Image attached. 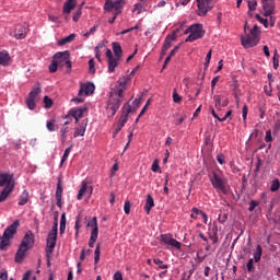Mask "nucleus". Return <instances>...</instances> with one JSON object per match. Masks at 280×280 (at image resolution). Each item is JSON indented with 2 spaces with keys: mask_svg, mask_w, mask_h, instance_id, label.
<instances>
[{
  "mask_svg": "<svg viewBox=\"0 0 280 280\" xmlns=\"http://www.w3.org/2000/svg\"><path fill=\"white\" fill-rule=\"evenodd\" d=\"M124 102V89L112 90L106 105V110L115 117Z\"/></svg>",
  "mask_w": 280,
  "mask_h": 280,
  "instance_id": "f257e3e1",
  "label": "nucleus"
},
{
  "mask_svg": "<svg viewBox=\"0 0 280 280\" xmlns=\"http://www.w3.org/2000/svg\"><path fill=\"white\" fill-rule=\"evenodd\" d=\"M30 248H34V233L32 231H27L20 244L19 250L15 254V262L22 264L23 259H25V254L30 250Z\"/></svg>",
  "mask_w": 280,
  "mask_h": 280,
  "instance_id": "f03ea898",
  "label": "nucleus"
},
{
  "mask_svg": "<svg viewBox=\"0 0 280 280\" xmlns=\"http://www.w3.org/2000/svg\"><path fill=\"white\" fill-rule=\"evenodd\" d=\"M20 222L15 220L11 225H9L4 232L2 237H0V250H8V246H10V240L16 235V231L19 230Z\"/></svg>",
  "mask_w": 280,
  "mask_h": 280,
  "instance_id": "7ed1b4c3",
  "label": "nucleus"
},
{
  "mask_svg": "<svg viewBox=\"0 0 280 280\" xmlns=\"http://www.w3.org/2000/svg\"><path fill=\"white\" fill-rule=\"evenodd\" d=\"M124 5H126V2L124 0H106L104 3V10L105 12H113L114 10V16L108 20V23L113 24L117 20V16L121 14V10H124Z\"/></svg>",
  "mask_w": 280,
  "mask_h": 280,
  "instance_id": "20e7f679",
  "label": "nucleus"
},
{
  "mask_svg": "<svg viewBox=\"0 0 280 280\" xmlns=\"http://www.w3.org/2000/svg\"><path fill=\"white\" fill-rule=\"evenodd\" d=\"M210 183L212 187L217 189V191H221V194H229V188L226 187V177L222 172L213 171L212 174L209 176Z\"/></svg>",
  "mask_w": 280,
  "mask_h": 280,
  "instance_id": "39448f33",
  "label": "nucleus"
},
{
  "mask_svg": "<svg viewBox=\"0 0 280 280\" xmlns=\"http://www.w3.org/2000/svg\"><path fill=\"white\" fill-rule=\"evenodd\" d=\"M241 43L245 49L256 47V45L259 43V26L254 25L248 35L241 37Z\"/></svg>",
  "mask_w": 280,
  "mask_h": 280,
  "instance_id": "423d86ee",
  "label": "nucleus"
},
{
  "mask_svg": "<svg viewBox=\"0 0 280 280\" xmlns=\"http://www.w3.org/2000/svg\"><path fill=\"white\" fill-rule=\"evenodd\" d=\"M58 240V225L55 224L51 232L48 234L47 237V246H46V257H47V266H51V261L49 258L51 257V254L54 253V248H56V241Z\"/></svg>",
  "mask_w": 280,
  "mask_h": 280,
  "instance_id": "0eeeda50",
  "label": "nucleus"
},
{
  "mask_svg": "<svg viewBox=\"0 0 280 280\" xmlns=\"http://www.w3.org/2000/svg\"><path fill=\"white\" fill-rule=\"evenodd\" d=\"M184 34H189L186 38V43H194V40H199L206 34L205 28H202V24H192L190 25Z\"/></svg>",
  "mask_w": 280,
  "mask_h": 280,
  "instance_id": "6e6552de",
  "label": "nucleus"
},
{
  "mask_svg": "<svg viewBox=\"0 0 280 280\" xmlns=\"http://www.w3.org/2000/svg\"><path fill=\"white\" fill-rule=\"evenodd\" d=\"M214 5L215 0H197V16H207Z\"/></svg>",
  "mask_w": 280,
  "mask_h": 280,
  "instance_id": "1a4fd4ad",
  "label": "nucleus"
},
{
  "mask_svg": "<svg viewBox=\"0 0 280 280\" xmlns=\"http://www.w3.org/2000/svg\"><path fill=\"white\" fill-rule=\"evenodd\" d=\"M37 86L34 88L26 98V106L30 110H34L36 108V100H38V95H40V83L36 84Z\"/></svg>",
  "mask_w": 280,
  "mask_h": 280,
  "instance_id": "9d476101",
  "label": "nucleus"
},
{
  "mask_svg": "<svg viewBox=\"0 0 280 280\" xmlns=\"http://www.w3.org/2000/svg\"><path fill=\"white\" fill-rule=\"evenodd\" d=\"M89 108L86 106L82 107H73L68 112V115L65 116L63 119H75V124L80 121L84 117V113H88Z\"/></svg>",
  "mask_w": 280,
  "mask_h": 280,
  "instance_id": "9b49d317",
  "label": "nucleus"
},
{
  "mask_svg": "<svg viewBox=\"0 0 280 280\" xmlns=\"http://www.w3.org/2000/svg\"><path fill=\"white\" fill-rule=\"evenodd\" d=\"M160 241L163 244H166V246H173V248H177V250H180L183 244H180V242L176 241L172 234H162L160 236Z\"/></svg>",
  "mask_w": 280,
  "mask_h": 280,
  "instance_id": "f8f14e48",
  "label": "nucleus"
},
{
  "mask_svg": "<svg viewBox=\"0 0 280 280\" xmlns=\"http://www.w3.org/2000/svg\"><path fill=\"white\" fill-rule=\"evenodd\" d=\"M27 32H30L27 24H18L14 28L13 36L16 40H23L27 36Z\"/></svg>",
  "mask_w": 280,
  "mask_h": 280,
  "instance_id": "ddd939ff",
  "label": "nucleus"
},
{
  "mask_svg": "<svg viewBox=\"0 0 280 280\" xmlns=\"http://www.w3.org/2000/svg\"><path fill=\"white\" fill-rule=\"evenodd\" d=\"M130 110H132V107L129 104L122 106V113L117 122L120 128H124L128 122V115H130Z\"/></svg>",
  "mask_w": 280,
  "mask_h": 280,
  "instance_id": "4468645a",
  "label": "nucleus"
},
{
  "mask_svg": "<svg viewBox=\"0 0 280 280\" xmlns=\"http://www.w3.org/2000/svg\"><path fill=\"white\" fill-rule=\"evenodd\" d=\"M14 175L12 174H8V173H3L0 174V187H12V189H14Z\"/></svg>",
  "mask_w": 280,
  "mask_h": 280,
  "instance_id": "2eb2a0df",
  "label": "nucleus"
},
{
  "mask_svg": "<svg viewBox=\"0 0 280 280\" xmlns=\"http://www.w3.org/2000/svg\"><path fill=\"white\" fill-rule=\"evenodd\" d=\"M95 93V84L93 83H82L79 90V97H82L83 94L85 95H93Z\"/></svg>",
  "mask_w": 280,
  "mask_h": 280,
  "instance_id": "dca6fc26",
  "label": "nucleus"
},
{
  "mask_svg": "<svg viewBox=\"0 0 280 280\" xmlns=\"http://www.w3.org/2000/svg\"><path fill=\"white\" fill-rule=\"evenodd\" d=\"M68 58H71V54H69V51L66 50L55 54L52 60H55L57 65L63 66L67 62Z\"/></svg>",
  "mask_w": 280,
  "mask_h": 280,
  "instance_id": "f3484780",
  "label": "nucleus"
},
{
  "mask_svg": "<svg viewBox=\"0 0 280 280\" xmlns=\"http://www.w3.org/2000/svg\"><path fill=\"white\" fill-rule=\"evenodd\" d=\"M262 10L265 16H270L275 11V1L273 0H262Z\"/></svg>",
  "mask_w": 280,
  "mask_h": 280,
  "instance_id": "a211bd4d",
  "label": "nucleus"
},
{
  "mask_svg": "<svg viewBox=\"0 0 280 280\" xmlns=\"http://www.w3.org/2000/svg\"><path fill=\"white\" fill-rule=\"evenodd\" d=\"M75 5H78V2L75 0H67L63 3L62 14H71L72 10H75Z\"/></svg>",
  "mask_w": 280,
  "mask_h": 280,
  "instance_id": "6ab92c4d",
  "label": "nucleus"
},
{
  "mask_svg": "<svg viewBox=\"0 0 280 280\" xmlns=\"http://www.w3.org/2000/svg\"><path fill=\"white\" fill-rule=\"evenodd\" d=\"M86 126H89V119L82 120V122L80 124V127L77 128L74 131V138L84 137V135L86 132Z\"/></svg>",
  "mask_w": 280,
  "mask_h": 280,
  "instance_id": "aec40b11",
  "label": "nucleus"
},
{
  "mask_svg": "<svg viewBox=\"0 0 280 280\" xmlns=\"http://www.w3.org/2000/svg\"><path fill=\"white\" fill-rule=\"evenodd\" d=\"M56 200H57V207H59V209H62V184L60 179L58 180V184H57Z\"/></svg>",
  "mask_w": 280,
  "mask_h": 280,
  "instance_id": "412c9836",
  "label": "nucleus"
},
{
  "mask_svg": "<svg viewBox=\"0 0 280 280\" xmlns=\"http://www.w3.org/2000/svg\"><path fill=\"white\" fill-rule=\"evenodd\" d=\"M120 61H121V59H119L118 57H115V59H109L107 61V65H108L107 71H108V73H115V69H117V67H119Z\"/></svg>",
  "mask_w": 280,
  "mask_h": 280,
  "instance_id": "4be33fe9",
  "label": "nucleus"
},
{
  "mask_svg": "<svg viewBox=\"0 0 280 280\" xmlns=\"http://www.w3.org/2000/svg\"><path fill=\"white\" fill-rule=\"evenodd\" d=\"M112 47H113L115 58L121 59V56H124V50L121 49V44H119L118 42H114V43H112Z\"/></svg>",
  "mask_w": 280,
  "mask_h": 280,
  "instance_id": "5701e85b",
  "label": "nucleus"
},
{
  "mask_svg": "<svg viewBox=\"0 0 280 280\" xmlns=\"http://www.w3.org/2000/svg\"><path fill=\"white\" fill-rule=\"evenodd\" d=\"M0 65H2V67L10 65V54L8 50L0 51Z\"/></svg>",
  "mask_w": 280,
  "mask_h": 280,
  "instance_id": "b1692460",
  "label": "nucleus"
},
{
  "mask_svg": "<svg viewBox=\"0 0 280 280\" xmlns=\"http://www.w3.org/2000/svg\"><path fill=\"white\" fill-rule=\"evenodd\" d=\"M174 40H176V33H173L172 35H168L165 38V42H164V45H163L162 49H164V51H167L172 47V43H174Z\"/></svg>",
  "mask_w": 280,
  "mask_h": 280,
  "instance_id": "393cba45",
  "label": "nucleus"
},
{
  "mask_svg": "<svg viewBox=\"0 0 280 280\" xmlns=\"http://www.w3.org/2000/svg\"><path fill=\"white\" fill-rule=\"evenodd\" d=\"M154 207V198L152 195L147 196L145 205H144V211L145 213L150 214V211H152V208Z\"/></svg>",
  "mask_w": 280,
  "mask_h": 280,
  "instance_id": "a878e982",
  "label": "nucleus"
},
{
  "mask_svg": "<svg viewBox=\"0 0 280 280\" xmlns=\"http://www.w3.org/2000/svg\"><path fill=\"white\" fill-rule=\"evenodd\" d=\"M13 189L14 188H12V186H5L0 194V202H5V200H8V196L12 194Z\"/></svg>",
  "mask_w": 280,
  "mask_h": 280,
  "instance_id": "bb28decb",
  "label": "nucleus"
},
{
  "mask_svg": "<svg viewBox=\"0 0 280 280\" xmlns=\"http://www.w3.org/2000/svg\"><path fill=\"white\" fill-rule=\"evenodd\" d=\"M88 226L92 229V235H98L100 229L97 228V217H94L91 221L88 222Z\"/></svg>",
  "mask_w": 280,
  "mask_h": 280,
  "instance_id": "cd10ccee",
  "label": "nucleus"
},
{
  "mask_svg": "<svg viewBox=\"0 0 280 280\" xmlns=\"http://www.w3.org/2000/svg\"><path fill=\"white\" fill-rule=\"evenodd\" d=\"M27 202H30V192L27 190H24L20 196L19 206L24 207V205H27Z\"/></svg>",
  "mask_w": 280,
  "mask_h": 280,
  "instance_id": "c85d7f7f",
  "label": "nucleus"
},
{
  "mask_svg": "<svg viewBox=\"0 0 280 280\" xmlns=\"http://www.w3.org/2000/svg\"><path fill=\"white\" fill-rule=\"evenodd\" d=\"M261 255H264V249L261 248V245H257L256 250L254 252V259L256 264L261 261Z\"/></svg>",
  "mask_w": 280,
  "mask_h": 280,
  "instance_id": "c756f323",
  "label": "nucleus"
},
{
  "mask_svg": "<svg viewBox=\"0 0 280 280\" xmlns=\"http://www.w3.org/2000/svg\"><path fill=\"white\" fill-rule=\"evenodd\" d=\"M88 189H89V186H88L86 182H82V186L77 196L78 200H82V198H84V195L86 194Z\"/></svg>",
  "mask_w": 280,
  "mask_h": 280,
  "instance_id": "7c9ffc66",
  "label": "nucleus"
},
{
  "mask_svg": "<svg viewBox=\"0 0 280 280\" xmlns=\"http://www.w3.org/2000/svg\"><path fill=\"white\" fill-rule=\"evenodd\" d=\"M63 126H69V120L68 121H66L65 124H63ZM69 132V127H62L61 129H60V136H61V141H62V143H65V141H67V133Z\"/></svg>",
  "mask_w": 280,
  "mask_h": 280,
  "instance_id": "2f4dec72",
  "label": "nucleus"
},
{
  "mask_svg": "<svg viewBox=\"0 0 280 280\" xmlns=\"http://www.w3.org/2000/svg\"><path fill=\"white\" fill-rule=\"evenodd\" d=\"M73 40H75V34H70L69 36L60 39L58 42V45H60V46L68 45V43H73Z\"/></svg>",
  "mask_w": 280,
  "mask_h": 280,
  "instance_id": "473e14b6",
  "label": "nucleus"
},
{
  "mask_svg": "<svg viewBox=\"0 0 280 280\" xmlns=\"http://www.w3.org/2000/svg\"><path fill=\"white\" fill-rule=\"evenodd\" d=\"M86 259V249H82L81 255H80V261L77 264L78 268V273L82 272V261Z\"/></svg>",
  "mask_w": 280,
  "mask_h": 280,
  "instance_id": "72a5a7b5",
  "label": "nucleus"
},
{
  "mask_svg": "<svg viewBox=\"0 0 280 280\" xmlns=\"http://www.w3.org/2000/svg\"><path fill=\"white\" fill-rule=\"evenodd\" d=\"M46 128L49 130V132H56V130H58V125H56L55 119H51L47 121Z\"/></svg>",
  "mask_w": 280,
  "mask_h": 280,
  "instance_id": "f704fd0d",
  "label": "nucleus"
},
{
  "mask_svg": "<svg viewBox=\"0 0 280 280\" xmlns=\"http://www.w3.org/2000/svg\"><path fill=\"white\" fill-rule=\"evenodd\" d=\"M65 231H67V214L62 213L60 220V234L62 235Z\"/></svg>",
  "mask_w": 280,
  "mask_h": 280,
  "instance_id": "c9c22d12",
  "label": "nucleus"
},
{
  "mask_svg": "<svg viewBox=\"0 0 280 280\" xmlns=\"http://www.w3.org/2000/svg\"><path fill=\"white\" fill-rule=\"evenodd\" d=\"M153 264H155L158 267V270H167V268H170L168 265H163V260H161L160 258H154L153 259Z\"/></svg>",
  "mask_w": 280,
  "mask_h": 280,
  "instance_id": "e433bc0d",
  "label": "nucleus"
},
{
  "mask_svg": "<svg viewBox=\"0 0 280 280\" xmlns=\"http://www.w3.org/2000/svg\"><path fill=\"white\" fill-rule=\"evenodd\" d=\"M249 12L257 10V0H247Z\"/></svg>",
  "mask_w": 280,
  "mask_h": 280,
  "instance_id": "4c0bfd02",
  "label": "nucleus"
},
{
  "mask_svg": "<svg viewBox=\"0 0 280 280\" xmlns=\"http://www.w3.org/2000/svg\"><path fill=\"white\" fill-rule=\"evenodd\" d=\"M280 182L279 179H273L270 186V191H279Z\"/></svg>",
  "mask_w": 280,
  "mask_h": 280,
  "instance_id": "58836bf2",
  "label": "nucleus"
},
{
  "mask_svg": "<svg viewBox=\"0 0 280 280\" xmlns=\"http://www.w3.org/2000/svg\"><path fill=\"white\" fill-rule=\"evenodd\" d=\"M173 102L175 104H180V102H183V96L178 95V92L176 91V89L173 91Z\"/></svg>",
  "mask_w": 280,
  "mask_h": 280,
  "instance_id": "ea45409f",
  "label": "nucleus"
},
{
  "mask_svg": "<svg viewBox=\"0 0 280 280\" xmlns=\"http://www.w3.org/2000/svg\"><path fill=\"white\" fill-rule=\"evenodd\" d=\"M200 213H202V210H200L198 208H192L190 218H192V220H197L198 215H200Z\"/></svg>",
  "mask_w": 280,
  "mask_h": 280,
  "instance_id": "a19ab883",
  "label": "nucleus"
},
{
  "mask_svg": "<svg viewBox=\"0 0 280 280\" xmlns=\"http://www.w3.org/2000/svg\"><path fill=\"white\" fill-rule=\"evenodd\" d=\"M71 148H73V147L70 145L69 148H67L65 150L63 156L61 159V165H62V163H65L69 159V154H71Z\"/></svg>",
  "mask_w": 280,
  "mask_h": 280,
  "instance_id": "79ce46f5",
  "label": "nucleus"
},
{
  "mask_svg": "<svg viewBox=\"0 0 280 280\" xmlns=\"http://www.w3.org/2000/svg\"><path fill=\"white\" fill-rule=\"evenodd\" d=\"M89 73H91L92 75L95 74V60L94 59L89 60Z\"/></svg>",
  "mask_w": 280,
  "mask_h": 280,
  "instance_id": "37998d69",
  "label": "nucleus"
},
{
  "mask_svg": "<svg viewBox=\"0 0 280 280\" xmlns=\"http://www.w3.org/2000/svg\"><path fill=\"white\" fill-rule=\"evenodd\" d=\"M100 255H101L100 245H97L95 248V252H94V264L95 265L100 264Z\"/></svg>",
  "mask_w": 280,
  "mask_h": 280,
  "instance_id": "c03bdc74",
  "label": "nucleus"
},
{
  "mask_svg": "<svg viewBox=\"0 0 280 280\" xmlns=\"http://www.w3.org/2000/svg\"><path fill=\"white\" fill-rule=\"evenodd\" d=\"M209 235H218V223L217 222H213L212 223V226L209 229Z\"/></svg>",
  "mask_w": 280,
  "mask_h": 280,
  "instance_id": "a18cd8bd",
  "label": "nucleus"
},
{
  "mask_svg": "<svg viewBox=\"0 0 280 280\" xmlns=\"http://www.w3.org/2000/svg\"><path fill=\"white\" fill-rule=\"evenodd\" d=\"M97 235L98 234H91L90 241H89L90 248H93L95 246V242H97Z\"/></svg>",
  "mask_w": 280,
  "mask_h": 280,
  "instance_id": "49530a36",
  "label": "nucleus"
},
{
  "mask_svg": "<svg viewBox=\"0 0 280 280\" xmlns=\"http://www.w3.org/2000/svg\"><path fill=\"white\" fill-rule=\"evenodd\" d=\"M44 104L46 108H51V106H54V101L49 96H45Z\"/></svg>",
  "mask_w": 280,
  "mask_h": 280,
  "instance_id": "de8ad7c7",
  "label": "nucleus"
},
{
  "mask_svg": "<svg viewBox=\"0 0 280 280\" xmlns=\"http://www.w3.org/2000/svg\"><path fill=\"white\" fill-rule=\"evenodd\" d=\"M58 67L59 63H57L55 59H52L51 65L49 66L50 73H56V71H58Z\"/></svg>",
  "mask_w": 280,
  "mask_h": 280,
  "instance_id": "09e8293b",
  "label": "nucleus"
},
{
  "mask_svg": "<svg viewBox=\"0 0 280 280\" xmlns=\"http://www.w3.org/2000/svg\"><path fill=\"white\" fill-rule=\"evenodd\" d=\"M272 61H273V69L276 70L279 69V55H277V50H275Z\"/></svg>",
  "mask_w": 280,
  "mask_h": 280,
  "instance_id": "8fccbe9b",
  "label": "nucleus"
},
{
  "mask_svg": "<svg viewBox=\"0 0 280 280\" xmlns=\"http://www.w3.org/2000/svg\"><path fill=\"white\" fill-rule=\"evenodd\" d=\"M256 20L264 25V27H268V20L261 18V15L256 14Z\"/></svg>",
  "mask_w": 280,
  "mask_h": 280,
  "instance_id": "3c124183",
  "label": "nucleus"
},
{
  "mask_svg": "<svg viewBox=\"0 0 280 280\" xmlns=\"http://www.w3.org/2000/svg\"><path fill=\"white\" fill-rule=\"evenodd\" d=\"M95 32H97V26H93L92 28H90V31H88L86 33L83 34V36L85 38H89V36H93V34H95Z\"/></svg>",
  "mask_w": 280,
  "mask_h": 280,
  "instance_id": "603ef678",
  "label": "nucleus"
},
{
  "mask_svg": "<svg viewBox=\"0 0 280 280\" xmlns=\"http://www.w3.org/2000/svg\"><path fill=\"white\" fill-rule=\"evenodd\" d=\"M80 16H82V10L79 9L73 13V16H72V20L74 21V23H78V21H80Z\"/></svg>",
  "mask_w": 280,
  "mask_h": 280,
  "instance_id": "864d4df0",
  "label": "nucleus"
},
{
  "mask_svg": "<svg viewBox=\"0 0 280 280\" xmlns=\"http://www.w3.org/2000/svg\"><path fill=\"white\" fill-rule=\"evenodd\" d=\"M254 264H255V260H254L253 258H250V259L248 260V262H247V271H248V272H253V271L255 270Z\"/></svg>",
  "mask_w": 280,
  "mask_h": 280,
  "instance_id": "5fc2aeb1",
  "label": "nucleus"
},
{
  "mask_svg": "<svg viewBox=\"0 0 280 280\" xmlns=\"http://www.w3.org/2000/svg\"><path fill=\"white\" fill-rule=\"evenodd\" d=\"M152 172H161V166L159 165V160H154L152 167H151Z\"/></svg>",
  "mask_w": 280,
  "mask_h": 280,
  "instance_id": "6e6d98bb",
  "label": "nucleus"
},
{
  "mask_svg": "<svg viewBox=\"0 0 280 280\" xmlns=\"http://www.w3.org/2000/svg\"><path fill=\"white\" fill-rule=\"evenodd\" d=\"M131 207H132V203H130V201L125 202L124 211H125L126 215H130V208Z\"/></svg>",
  "mask_w": 280,
  "mask_h": 280,
  "instance_id": "4d7b16f0",
  "label": "nucleus"
},
{
  "mask_svg": "<svg viewBox=\"0 0 280 280\" xmlns=\"http://www.w3.org/2000/svg\"><path fill=\"white\" fill-rule=\"evenodd\" d=\"M257 207H259V201L252 200L249 202L248 211L253 212V211H255V208H257Z\"/></svg>",
  "mask_w": 280,
  "mask_h": 280,
  "instance_id": "13d9d810",
  "label": "nucleus"
},
{
  "mask_svg": "<svg viewBox=\"0 0 280 280\" xmlns=\"http://www.w3.org/2000/svg\"><path fill=\"white\" fill-rule=\"evenodd\" d=\"M211 54H212V50H209L207 56H206V62H205V68L206 69H209V63L211 62Z\"/></svg>",
  "mask_w": 280,
  "mask_h": 280,
  "instance_id": "bf43d9fd",
  "label": "nucleus"
},
{
  "mask_svg": "<svg viewBox=\"0 0 280 280\" xmlns=\"http://www.w3.org/2000/svg\"><path fill=\"white\" fill-rule=\"evenodd\" d=\"M265 141H266V143H271V141H272V131L271 130L266 131Z\"/></svg>",
  "mask_w": 280,
  "mask_h": 280,
  "instance_id": "052dcab7",
  "label": "nucleus"
},
{
  "mask_svg": "<svg viewBox=\"0 0 280 280\" xmlns=\"http://www.w3.org/2000/svg\"><path fill=\"white\" fill-rule=\"evenodd\" d=\"M80 215L77 217V221H75V225H74V229H75V237H78L79 233H80Z\"/></svg>",
  "mask_w": 280,
  "mask_h": 280,
  "instance_id": "680f3d73",
  "label": "nucleus"
},
{
  "mask_svg": "<svg viewBox=\"0 0 280 280\" xmlns=\"http://www.w3.org/2000/svg\"><path fill=\"white\" fill-rule=\"evenodd\" d=\"M141 10H143V4L142 3L135 4L133 12H138V14H141Z\"/></svg>",
  "mask_w": 280,
  "mask_h": 280,
  "instance_id": "e2e57ef3",
  "label": "nucleus"
},
{
  "mask_svg": "<svg viewBox=\"0 0 280 280\" xmlns=\"http://www.w3.org/2000/svg\"><path fill=\"white\" fill-rule=\"evenodd\" d=\"M106 58H107V61L115 60V55H113V50H110V49L106 50Z\"/></svg>",
  "mask_w": 280,
  "mask_h": 280,
  "instance_id": "0e129e2a",
  "label": "nucleus"
},
{
  "mask_svg": "<svg viewBox=\"0 0 280 280\" xmlns=\"http://www.w3.org/2000/svg\"><path fill=\"white\" fill-rule=\"evenodd\" d=\"M224 159H225L224 154H219L217 156V161H218V163H220V165H224V163H226V161Z\"/></svg>",
  "mask_w": 280,
  "mask_h": 280,
  "instance_id": "69168bd1",
  "label": "nucleus"
},
{
  "mask_svg": "<svg viewBox=\"0 0 280 280\" xmlns=\"http://www.w3.org/2000/svg\"><path fill=\"white\" fill-rule=\"evenodd\" d=\"M246 117H248V106H243V120L246 121Z\"/></svg>",
  "mask_w": 280,
  "mask_h": 280,
  "instance_id": "338daca9",
  "label": "nucleus"
},
{
  "mask_svg": "<svg viewBox=\"0 0 280 280\" xmlns=\"http://www.w3.org/2000/svg\"><path fill=\"white\" fill-rule=\"evenodd\" d=\"M0 280H8V271L5 269L1 271Z\"/></svg>",
  "mask_w": 280,
  "mask_h": 280,
  "instance_id": "774afa93",
  "label": "nucleus"
}]
</instances>
